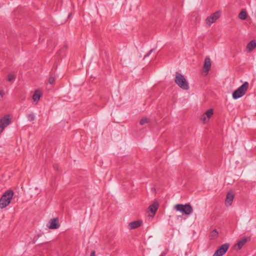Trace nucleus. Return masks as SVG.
<instances>
[{"label":"nucleus","instance_id":"c85d7f7f","mask_svg":"<svg viewBox=\"0 0 256 256\" xmlns=\"http://www.w3.org/2000/svg\"><path fill=\"white\" fill-rule=\"evenodd\" d=\"M165 254H166L165 252H162L160 254V256H164Z\"/></svg>","mask_w":256,"mask_h":256},{"label":"nucleus","instance_id":"6e6552de","mask_svg":"<svg viewBox=\"0 0 256 256\" xmlns=\"http://www.w3.org/2000/svg\"><path fill=\"white\" fill-rule=\"evenodd\" d=\"M47 226L50 229H56L60 226V224L58 218H54L50 220Z\"/></svg>","mask_w":256,"mask_h":256},{"label":"nucleus","instance_id":"bb28decb","mask_svg":"<svg viewBox=\"0 0 256 256\" xmlns=\"http://www.w3.org/2000/svg\"><path fill=\"white\" fill-rule=\"evenodd\" d=\"M28 120H32V114H28Z\"/></svg>","mask_w":256,"mask_h":256},{"label":"nucleus","instance_id":"20e7f679","mask_svg":"<svg viewBox=\"0 0 256 256\" xmlns=\"http://www.w3.org/2000/svg\"><path fill=\"white\" fill-rule=\"evenodd\" d=\"M175 209L186 215H190L193 212L192 207L190 204H177L175 206Z\"/></svg>","mask_w":256,"mask_h":256},{"label":"nucleus","instance_id":"6ab92c4d","mask_svg":"<svg viewBox=\"0 0 256 256\" xmlns=\"http://www.w3.org/2000/svg\"><path fill=\"white\" fill-rule=\"evenodd\" d=\"M56 80V78L54 76H50L48 78V83L50 84H54Z\"/></svg>","mask_w":256,"mask_h":256},{"label":"nucleus","instance_id":"2eb2a0df","mask_svg":"<svg viewBox=\"0 0 256 256\" xmlns=\"http://www.w3.org/2000/svg\"><path fill=\"white\" fill-rule=\"evenodd\" d=\"M158 208V204L154 202L148 207L149 210L153 214H155Z\"/></svg>","mask_w":256,"mask_h":256},{"label":"nucleus","instance_id":"dca6fc26","mask_svg":"<svg viewBox=\"0 0 256 256\" xmlns=\"http://www.w3.org/2000/svg\"><path fill=\"white\" fill-rule=\"evenodd\" d=\"M238 16L240 19L244 20L248 16L247 12L245 10H242L238 14Z\"/></svg>","mask_w":256,"mask_h":256},{"label":"nucleus","instance_id":"4468645a","mask_svg":"<svg viewBox=\"0 0 256 256\" xmlns=\"http://www.w3.org/2000/svg\"><path fill=\"white\" fill-rule=\"evenodd\" d=\"M211 68V61L209 57H206L204 60V68L205 71L208 72Z\"/></svg>","mask_w":256,"mask_h":256},{"label":"nucleus","instance_id":"f8f14e48","mask_svg":"<svg viewBox=\"0 0 256 256\" xmlns=\"http://www.w3.org/2000/svg\"><path fill=\"white\" fill-rule=\"evenodd\" d=\"M256 48V40H251L247 44L246 50L248 52H250Z\"/></svg>","mask_w":256,"mask_h":256},{"label":"nucleus","instance_id":"0eeeda50","mask_svg":"<svg viewBox=\"0 0 256 256\" xmlns=\"http://www.w3.org/2000/svg\"><path fill=\"white\" fill-rule=\"evenodd\" d=\"M220 16V12H216L210 16H208L206 19V22L210 26L216 20H218Z\"/></svg>","mask_w":256,"mask_h":256},{"label":"nucleus","instance_id":"f257e3e1","mask_svg":"<svg viewBox=\"0 0 256 256\" xmlns=\"http://www.w3.org/2000/svg\"><path fill=\"white\" fill-rule=\"evenodd\" d=\"M174 82L180 88L184 90H188L190 88L188 82L184 76L178 72H176Z\"/></svg>","mask_w":256,"mask_h":256},{"label":"nucleus","instance_id":"9d476101","mask_svg":"<svg viewBox=\"0 0 256 256\" xmlns=\"http://www.w3.org/2000/svg\"><path fill=\"white\" fill-rule=\"evenodd\" d=\"M142 224V220H138L132 222L128 224V228L134 230L140 227Z\"/></svg>","mask_w":256,"mask_h":256},{"label":"nucleus","instance_id":"39448f33","mask_svg":"<svg viewBox=\"0 0 256 256\" xmlns=\"http://www.w3.org/2000/svg\"><path fill=\"white\" fill-rule=\"evenodd\" d=\"M12 119L9 116L6 115L0 119V134L4 128L10 124Z\"/></svg>","mask_w":256,"mask_h":256},{"label":"nucleus","instance_id":"c756f323","mask_svg":"<svg viewBox=\"0 0 256 256\" xmlns=\"http://www.w3.org/2000/svg\"><path fill=\"white\" fill-rule=\"evenodd\" d=\"M64 48H67V44H65V45H64Z\"/></svg>","mask_w":256,"mask_h":256},{"label":"nucleus","instance_id":"4be33fe9","mask_svg":"<svg viewBox=\"0 0 256 256\" xmlns=\"http://www.w3.org/2000/svg\"><path fill=\"white\" fill-rule=\"evenodd\" d=\"M15 79V76L12 74H9L8 76V80L9 82H11Z\"/></svg>","mask_w":256,"mask_h":256},{"label":"nucleus","instance_id":"a878e982","mask_svg":"<svg viewBox=\"0 0 256 256\" xmlns=\"http://www.w3.org/2000/svg\"><path fill=\"white\" fill-rule=\"evenodd\" d=\"M90 256H96V252L94 250H92L91 252Z\"/></svg>","mask_w":256,"mask_h":256},{"label":"nucleus","instance_id":"5701e85b","mask_svg":"<svg viewBox=\"0 0 256 256\" xmlns=\"http://www.w3.org/2000/svg\"><path fill=\"white\" fill-rule=\"evenodd\" d=\"M201 120L204 122H207L209 119H207V117L206 116V114H203V115L201 117Z\"/></svg>","mask_w":256,"mask_h":256},{"label":"nucleus","instance_id":"f03ea898","mask_svg":"<svg viewBox=\"0 0 256 256\" xmlns=\"http://www.w3.org/2000/svg\"><path fill=\"white\" fill-rule=\"evenodd\" d=\"M14 195V192L11 190L6 191L0 198V208H5L10 202Z\"/></svg>","mask_w":256,"mask_h":256},{"label":"nucleus","instance_id":"9b49d317","mask_svg":"<svg viewBox=\"0 0 256 256\" xmlns=\"http://www.w3.org/2000/svg\"><path fill=\"white\" fill-rule=\"evenodd\" d=\"M234 198V194L231 192H228L225 200V204L226 206H231Z\"/></svg>","mask_w":256,"mask_h":256},{"label":"nucleus","instance_id":"7ed1b4c3","mask_svg":"<svg viewBox=\"0 0 256 256\" xmlns=\"http://www.w3.org/2000/svg\"><path fill=\"white\" fill-rule=\"evenodd\" d=\"M248 82H245L241 86L232 92V98L234 100H236L244 96L248 90Z\"/></svg>","mask_w":256,"mask_h":256},{"label":"nucleus","instance_id":"412c9836","mask_svg":"<svg viewBox=\"0 0 256 256\" xmlns=\"http://www.w3.org/2000/svg\"><path fill=\"white\" fill-rule=\"evenodd\" d=\"M148 122V118H142L140 122V125H143L146 123H147Z\"/></svg>","mask_w":256,"mask_h":256},{"label":"nucleus","instance_id":"cd10ccee","mask_svg":"<svg viewBox=\"0 0 256 256\" xmlns=\"http://www.w3.org/2000/svg\"><path fill=\"white\" fill-rule=\"evenodd\" d=\"M54 168L55 170H58V166L57 164H54Z\"/></svg>","mask_w":256,"mask_h":256},{"label":"nucleus","instance_id":"ddd939ff","mask_svg":"<svg viewBox=\"0 0 256 256\" xmlns=\"http://www.w3.org/2000/svg\"><path fill=\"white\" fill-rule=\"evenodd\" d=\"M247 242L248 238L246 237H243L237 242L235 245V247H237V249L240 250Z\"/></svg>","mask_w":256,"mask_h":256},{"label":"nucleus","instance_id":"a211bd4d","mask_svg":"<svg viewBox=\"0 0 256 256\" xmlns=\"http://www.w3.org/2000/svg\"><path fill=\"white\" fill-rule=\"evenodd\" d=\"M204 114H206L207 119H209L213 114V110L209 109Z\"/></svg>","mask_w":256,"mask_h":256},{"label":"nucleus","instance_id":"423d86ee","mask_svg":"<svg viewBox=\"0 0 256 256\" xmlns=\"http://www.w3.org/2000/svg\"><path fill=\"white\" fill-rule=\"evenodd\" d=\"M230 246L228 243L224 244L220 246L215 252L212 256H222L226 253Z\"/></svg>","mask_w":256,"mask_h":256},{"label":"nucleus","instance_id":"aec40b11","mask_svg":"<svg viewBox=\"0 0 256 256\" xmlns=\"http://www.w3.org/2000/svg\"><path fill=\"white\" fill-rule=\"evenodd\" d=\"M42 234L40 232H38L37 234H36L34 236V238H33V243H34L35 242L40 238L42 236Z\"/></svg>","mask_w":256,"mask_h":256},{"label":"nucleus","instance_id":"f3484780","mask_svg":"<svg viewBox=\"0 0 256 256\" xmlns=\"http://www.w3.org/2000/svg\"><path fill=\"white\" fill-rule=\"evenodd\" d=\"M218 236V232L216 229L214 230L210 234V236L212 239L216 238Z\"/></svg>","mask_w":256,"mask_h":256},{"label":"nucleus","instance_id":"b1692460","mask_svg":"<svg viewBox=\"0 0 256 256\" xmlns=\"http://www.w3.org/2000/svg\"><path fill=\"white\" fill-rule=\"evenodd\" d=\"M4 92L3 90L0 91V100L3 97Z\"/></svg>","mask_w":256,"mask_h":256},{"label":"nucleus","instance_id":"393cba45","mask_svg":"<svg viewBox=\"0 0 256 256\" xmlns=\"http://www.w3.org/2000/svg\"><path fill=\"white\" fill-rule=\"evenodd\" d=\"M154 50H153V49L151 50L148 52V53L146 54V55L144 56V58H145V57H146V56H148L150 54H151V53L154 51Z\"/></svg>","mask_w":256,"mask_h":256},{"label":"nucleus","instance_id":"1a4fd4ad","mask_svg":"<svg viewBox=\"0 0 256 256\" xmlns=\"http://www.w3.org/2000/svg\"><path fill=\"white\" fill-rule=\"evenodd\" d=\"M43 95V90L42 88H38L35 90L33 94V102L36 103L40 100V98Z\"/></svg>","mask_w":256,"mask_h":256}]
</instances>
